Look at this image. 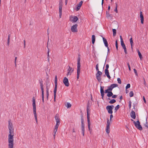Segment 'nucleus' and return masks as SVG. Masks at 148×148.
Instances as JSON below:
<instances>
[{"mask_svg": "<svg viewBox=\"0 0 148 148\" xmlns=\"http://www.w3.org/2000/svg\"><path fill=\"white\" fill-rule=\"evenodd\" d=\"M140 17L141 18V23L142 24H143L144 23V17L141 11L140 12Z\"/></svg>", "mask_w": 148, "mask_h": 148, "instance_id": "nucleus-18", "label": "nucleus"}, {"mask_svg": "<svg viewBox=\"0 0 148 148\" xmlns=\"http://www.w3.org/2000/svg\"><path fill=\"white\" fill-rule=\"evenodd\" d=\"M87 122H88V129L89 130L90 132V133H91V131L90 129V117H87Z\"/></svg>", "mask_w": 148, "mask_h": 148, "instance_id": "nucleus-14", "label": "nucleus"}, {"mask_svg": "<svg viewBox=\"0 0 148 148\" xmlns=\"http://www.w3.org/2000/svg\"><path fill=\"white\" fill-rule=\"evenodd\" d=\"M121 46L123 48L125 47H126L125 45V44H124L123 41H121Z\"/></svg>", "mask_w": 148, "mask_h": 148, "instance_id": "nucleus-33", "label": "nucleus"}, {"mask_svg": "<svg viewBox=\"0 0 148 148\" xmlns=\"http://www.w3.org/2000/svg\"><path fill=\"white\" fill-rule=\"evenodd\" d=\"M130 96V97H132L134 95V93L132 91H131L129 93Z\"/></svg>", "mask_w": 148, "mask_h": 148, "instance_id": "nucleus-37", "label": "nucleus"}, {"mask_svg": "<svg viewBox=\"0 0 148 148\" xmlns=\"http://www.w3.org/2000/svg\"><path fill=\"white\" fill-rule=\"evenodd\" d=\"M57 76H56L55 78V88L54 89H57Z\"/></svg>", "mask_w": 148, "mask_h": 148, "instance_id": "nucleus-20", "label": "nucleus"}, {"mask_svg": "<svg viewBox=\"0 0 148 148\" xmlns=\"http://www.w3.org/2000/svg\"><path fill=\"white\" fill-rule=\"evenodd\" d=\"M78 25L77 24L73 25L72 26L71 28V30L72 32H77V27Z\"/></svg>", "mask_w": 148, "mask_h": 148, "instance_id": "nucleus-8", "label": "nucleus"}, {"mask_svg": "<svg viewBox=\"0 0 148 148\" xmlns=\"http://www.w3.org/2000/svg\"><path fill=\"white\" fill-rule=\"evenodd\" d=\"M95 40V36L94 35H92V43L94 44Z\"/></svg>", "mask_w": 148, "mask_h": 148, "instance_id": "nucleus-21", "label": "nucleus"}, {"mask_svg": "<svg viewBox=\"0 0 148 148\" xmlns=\"http://www.w3.org/2000/svg\"><path fill=\"white\" fill-rule=\"evenodd\" d=\"M17 59V57H15V60H14V62L15 67H16V61Z\"/></svg>", "mask_w": 148, "mask_h": 148, "instance_id": "nucleus-53", "label": "nucleus"}, {"mask_svg": "<svg viewBox=\"0 0 148 148\" xmlns=\"http://www.w3.org/2000/svg\"><path fill=\"white\" fill-rule=\"evenodd\" d=\"M42 91V102H44V90L43 87H40Z\"/></svg>", "mask_w": 148, "mask_h": 148, "instance_id": "nucleus-15", "label": "nucleus"}, {"mask_svg": "<svg viewBox=\"0 0 148 148\" xmlns=\"http://www.w3.org/2000/svg\"><path fill=\"white\" fill-rule=\"evenodd\" d=\"M106 15L107 17L108 18L111 16V14H110L109 12L107 11H106Z\"/></svg>", "mask_w": 148, "mask_h": 148, "instance_id": "nucleus-34", "label": "nucleus"}, {"mask_svg": "<svg viewBox=\"0 0 148 148\" xmlns=\"http://www.w3.org/2000/svg\"><path fill=\"white\" fill-rule=\"evenodd\" d=\"M55 119L56 123H60V119L58 116H57V114L56 115L55 117Z\"/></svg>", "mask_w": 148, "mask_h": 148, "instance_id": "nucleus-23", "label": "nucleus"}, {"mask_svg": "<svg viewBox=\"0 0 148 148\" xmlns=\"http://www.w3.org/2000/svg\"><path fill=\"white\" fill-rule=\"evenodd\" d=\"M34 116L35 120L36 121V122L37 123V115H36Z\"/></svg>", "mask_w": 148, "mask_h": 148, "instance_id": "nucleus-61", "label": "nucleus"}, {"mask_svg": "<svg viewBox=\"0 0 148 148\" xmlns=\"http://www.w3.org/2000/svg\"><path fill=\"white\" fill-rule=\"evenodd\" d=\"M49 41V39H48V42H47V47L48 49L47 53V59H49V53L50 51V50L49 49L48 47V45Z\"/></svg>", "mask_w": 148, "mask_h": 148, "instance_id": "nucleus-25", "label": "nucleus"}, {"mask_svg": "<svg viewBox=\"0 0 148 148\" xmlns=\"http://www.w3.org/2000/svg\"><path fill=\"white\" fill-rule=\"evenodd\" d=\"M10 35H9L8 36V41H7V45L8 46H9V43H10Z\"/></svg>", "mask_w": 148, "mask_h": 148, "instance_id": "nucleus-40", "label": "nucleus"}, {"mask_svg": "<svg viewBox=\"0 0 148 148\" xmlns=\"http://www.w3.org/2000/svg\"><path fill=\"white\" fill-rule=\"evenodd\" d=\"M83 3V2L82 1H81L79 3V4H78L77 5H78L79 6H80V7H81V6H82V4Z\"/></svg>", "mask_w": 148, "mask_h": 148, "instance_id": "nucleus-52", "label": "nucleus"}, {"mask_svg": "<svg viewBox=\"0 0 148 148\" xmlns=\"http://www.w3.org/2000/svg\"><path fill=\"white\" fill-rule=\"evenodd\" d=\"M130 85L129 84H128L125 87L126 89H127L130 88Z\"/></svg>", "mask_w": 148, "mask_h": 148, "instance_id": "nucleus-47", "label": "nucleus"}, {"mask_svg": "<svg viewBox=\"0 0 148 148\" xmlns=\"http://www.w3.org/2000/svg\"><path fill=\"white\" fill-rule=\"evenodd\" d=\"M116 7H115V10H114V11L116 13H118V10H117V4L116 3Z\"/></svg>", "mask_w": 148, "mask_h": 148, "instance_id": "nucleus-39", "label": "nucleus"}, {"mask_svg": "<svg viewBox=\"0 0 148 148\" xmlns=\"http://www.w3.org/2000/svg\"><path fill=\"white\" fill-rule=\"evenodd\" d=\"M113 95V93L111 91H110L107 94V97H110L111 96H112Z\"/></svg>", "mask_w": 148, "mask_h": 148, "instance_id": "nucleus-26", "label": "nucleus"}, {"mask_svg": "<svg viewBox=\"0 0 148 148\" xmlns=\"http://www.w3.org/2000/svg\"><path fill=\"white\" fill-rule=\"evenodd\" d=\"M130 44H131V48L132 49V45L133 43V42L132 38H130Z\"/></svg>", "mask_w": 148, "mask_h": 148, "instance_id": "nucleus-32", "label": "nucleus"}, {"mask_svg": "<svg viewBox=\"0 0 148 148\" xmlns=\"http://www.w3.org/2000/svg\"><path fill=\"white\" fill-rule=\"evenodd\" d=\"M40 87H42L43 86V81L42 79L41 80H40Z\"/></svg>", "mask_w": 148, "mask_h": 148, "instance_id": "nucleus-38", "label": "nucleus"}, {"mask_svg": "<svg viewBox=\"0 0 148 148\" xmlns=\"http://www.w3.org/2000/svg\"><path fill=\"white\" fill-rule=\"evenodd\" d=\"M102 73L99 71H97L96 74V78L99 82H100L101 81V77L102 75Z\"/></svg>", "mask_w": 148, "mask_h": 148, "instance_id": "nucleus-7", "label": "nucleus"}, {"mask_svg": "<svg viewBox=\"0 0 148 148\" xmlns=\"http://www.w3.org/2000/svg\"><path fill=\"white\" fill-rule=\"evenodd\" d=\"M143 99L144 100V103H146V101L145 99V97L144 96H143Z\"/></svg>", "mask_w": 148, "mask_h": 148, "instance_id": "nucleus-60", "label": "nucleus"}, {"mask_svg": "<svg viewBox=\"0 0 148 148\" xmlns=\"http://www.w3.org/2000/svg\"><path fill=\"white\" fill-rule=\"evenodd\" d=\"M120 37L121 41H123V38H122V36H120Z\"/></svg>", "mask_w": 148, "mask_h": 148, "instance_id": "nucleus-64", "label": "nucleus"}, {"mask_svg": "<svg viewBox=\"0 0 148 148\" xmlns=\"http://www.w3.org/2000/svg\"><path fill=\"white\" fill-rule=\"evenodd\" d=\"M81 130L82 132H84L85 131V127H81Z\"/></svg>", "mask_w": 148, "mask_h": 148, "instance_id": "nucleus-56", "label": "nucleus"}, {"mask_svg": "<svg viewBox=\"0 0 148 148\" xmlns=\"http://www.w3.org/2000/svg\"><path fill=\"white\" fill-rule=\"evenodd\" d=\"M63 82L66 86H69V80L67 78L65 77L64 78L63 80Z\"/></svg>", "mask_w": 148, "mask_h": 148, "instance_id": "nucleus-10", "label": "nucleus"}, {"mask_svg": "<svg viewBox=\"0 0 148 148\" xmlns=\"http://www.w3.org/2000/svg\"><path fill=\"white\" fill-rule=\"evenodd\" d=\"M116 30L115 29H112V31L113 32V36H114L116 35Z\"/></svg>", "mask_w": 148, "mask_h": 148, "instance_id": "nucleus-31", "label": "nucleus"}, {"mask_svg": "<svg viewBox=\"0 0 148 148\" xmlns=\"http://www.w3.org/2000/svg\"><path fill=\"white\" fill-rule=\"evenodd\" d=\"M145 126L147 128H148V123L147 121V119H146V122L145 124H144Z\"/></svg>", "mask_w": 148, "mask_h": 148, "instance_id": "nucleus-41", "label": "nucleus"}, {"mask_svg": "<svg viewBox=\"0 0 148 148\" xmlns=\"http://www.w3.org/2000/svg\"><path fill=\"white\" fill-rule=\"evenodd\" d=\"M134 73H135L136 75V76H138V74L137 73V71L135 69H134Z\"/></svg>", "mask_w": 148, "mask_h": 148, "instance_id": "nucleus-55", "label": "nucleus"}, {"mask_svg": "<svg viewBox=\"0 0 148 148\" xmlns=\"http://www.w3.org/2000/svg\"><path fill=\"white\" fill-rule=\"evenodd\" d=\"M117 96L116 95H113L112 97L113 98H115L117 97Z\"/></svg>", "mask_w": 148, "mask_h": 148, "instance_id": "nucleus-57", "label": "nucleus"}, {"mask_svg": "<svg viewBox=\"0 0 148 148\" xmlns=\"http://www.w3.org/2000/svg\"><path fill=\"white\" fill-rule=\"evenodd\" d=\"M91 106V104L89 103V101L88 102V103L87 106V117H90V113L89 112L90 111V107Z\"/></svg>", "mask_w": 148, "mask_h": 148, "instance_id": "nucleus-9", "label": "nucleus"}, {"mask_svg": "<svg viewBox=\"0 0 148 148\" xmlns=\"http://www.w3.org/2000/svg\"><path fill=\"white\" fill-rule=\"evenodd\" d=\"M109 67V65L108 64H107L106 65V69L105 70V71H108V69Z\"/></svg>", "mask_w": 148, "mask_h": 148, "instance_id": "nucleus-46", "label": "nucleus"}, {"mask_svg": "<svg viewBox=\"0 0 148 148\" xmlns=\"http://www.w3.org/2000/svg\"><path fill=\"white\" fill-rule=\"evenodd\" d=\"M123 49L124 50V51L125 53V54H127V49H126V47H125L123 48Z\"/></svg>", "mask_w": 148, "mask_h": 148, "instance_id": "nucleus-49", "label": "nucleus"}, {"mask_svg": "<svg viewBox=\"0 0 148 148\" xmlns=\"http://www.w3.org/2000/svg\"><path fill=\"white\" fill-rule=\"evenodd\" d=\"M69 68L67 70L68 72L67 74V75H71V73H73L74 71V69L72 68L69 66Z\"/></svg>", "mask_w": 148, "mask_h": 148, "instance_id": "nucleus-11", "label": "nucleus"}, {"mask_svg": "<svg viewBox=\"0 0 148 148\" xmlns=\"http://www.w3.org/2000/svg\"><path fill=\"white\" fill-rule=\"evenodd\" d=\"M137 52L138 53V55L139 56V57L140 58V59L141 60L142 59V56L141 54V53H140V51L139 50H138L137 51Z\"/></svg>", "mask_w": 148, "mask_h": 148, "instance_id": "nucleus-28", "label": "nucleus"}, {"mask_svg": "<svg viewBox=\"0 0 148 148\" xmlns=\"http://www.w3.org/2000/svg\"><path fill=\"white\" fill-rule=\"evenodd\" d=\"M60 123H56V125L55 126V127L56 128H58V127H59V126Z\"/></svg>", "mask_w": 148, "mask_h": 148, "instance_id": "nucleus-54", "label": "nucleus"}, {"mask_svg": "<svg viewBox=\"0 0 148 148\" xmlns=\"http://www.w3.org/2000/svg\"><path fill=\"white\" fill-rule=\"evenodd\" d=\"M77 78L78 79L79 78V74L80 71V56H78L77 59Z\"/></svg>", "mask_w": 148, "mask_h": 148, "instance_id": "nucleus-2", "label": "nucleus"}, {"mask_svg": "<svg viewBox=\"0 0 148 148\" xmlns=\"http://www.w3.org/2000/svg\"><path fill=\"white\" fill-rule=\"evenodd\" d=\"M113 117V115L112 114H111L110 115V121H111V119Z\"/></svg>", "mask_w": 148, "mask_h": 148, "instance_id": "nucleus-62", "label": "nucleus"}, {"mask_svg": "<svg viewBox=\"0 0 148 148\" xmlns=\"http://www.w3.org/2000/svg\"><path fill=\"white\" fill-rule=\"evenodd\" d=\"M143 80H144V84L145 86H146V82L145 80V79L144 78H143Z\"/></svg>", "mask_w": 148, "mask_h": 148, "instance_id": "nucleus-59", "label": "nucleus"}, {"mask_svg": "<svg viewBox=\"0 0 148 148\" xmlns=\"http://www.w3.org/2000/svg\"><path fill=\"white\" fill-rule=\"evenodd\" d=\"M106 132L108 134L110 133V128H106Z\"/></svg>", "mask_w": 148, "mask_h": 148, "instance_id": "nucleus-42", "label": "nucleus"}, {"mask_svg": "<svg viewBox=\"0 0 148 148\" xmlns=\"http://www.w3.org/2000/svg\"><path fill=\"white\" fill-rule=\"evenodd\" d=\"M130 116L133 119L136 118V115L135 112L134 111H132L130 113Z\"/></svg>", "mask_w": 148, "mask_h": 148, "instance_id": "nucleus-17", "label": "nucleus"}, {"mask_svg": "<svg viewBox=\"0 0 148 148\" xmlns=\"http://www.w3.org/2000/svg\"><path fill=\"white\" fill-rule=\"evenodd\" d=\"M101 37H102L103 40V43L105 45V46L106 47H108V43L107 40L104 37H103L102 36H101Z\"/></svg>", "mask_w": 148, "mask_h": 148, "instance_id": "nucleus-16", "label": "nucleus"}, {"mask_svg": "<svg viewBox=\"0 0 148 148\" xmlns=\"http://www.w3.org/2000/svg\"><path fill=\"white\" fill-rule=\"evenodd\" d=\"M118 85L117 84H112L110 85V86L108 87V88L110 90V91H112V89L115 88L118 86Z\"/></svg>", "mask_w": 148, "mask_h": 148, "instance_id": "nucleus-12", "label": "nucleus"}, {"mask_svg": "<svg viewBox=\"0 0 148 148\" xmlns=\"http://www.w3.org/2000/svg\"><path fill=\"white\" fill-rule=\"evenodd\" d=\"M32 106L33 110V113L34 116L37 115L36 111V101L34 97L32 98Z\"/></svg>", "mask_w": 148, "mask_h": 148, "instance_id": "nucleus-4", "label": "nucleus"}, {"mask_svg": "<svg viewBox=\"0 0 148 148\" xmlns=\"http://www.w3.org/2000/svg\"><path fill=\"white\" fill-rule=\"evenodd\" d=\"M59 17L60 18L61 17V16L62 15V12H59Z\"/></svg>", "mask_w": 148, "mask_h": 148, "instance_id": "nucleus-63", "label": "nucleus"}, {"mask_svg": "<svg viewBox=\"0 0 148 148\" xmlns=\"http://www.w3.org/2000/svg\"><path fill=\"white\" fill-rule=\"evenodd\" d=\"M46 95H47V100H48L49 99V91H47L46 92Z\"/></svg>", "mask_w": 148, "mask_h": 148, "instance_id": "nucleus-44", "label": "nucleus"}, {"mask_svg": "<svg viewBox=\"0 0 148 148\" xmlns=\"http://www.w3.org/2000/svg\"><path fill=\"white\" fill-rule=\"evenodd\" d=\"M115 45H116V49L117 50H118V44L117 43V40H116V42H115Z\"/></svg>", "mask_w": 148, "mask_h": 148, "instance_id": "nucleus-43", "label": "nucleus"}, {"mask_svg": "<svg viewBox=\"0 0 148 148\" xmlns=\"http://www.w3.org/2000/svg\"><path fill=\"white\" fill-rule=\"evenodd\" d=\"M57 89H54V101H56V93Z\"/></svg>", "mask_w": 148, "mask_h": 148, "instance_id": "nucleus-27", "label": "nucleus"}, {"mask_svg": "<svg viewBox=\"0 0 148 148\" xmlns=\"http://www.w3.org/2000/svg\"><path fill=\"white\" fill-rule=\"evenodd\" d=\"M78 19V18L76 16H73L70 18V21L73 22H76L77 21Z\"/></svg>", "mask_w": 148, "mask_h": 148, "instance_id": "nucleus-13", "label": "nucleus"}, {"mask_svg": "<svg viewBox=\"0 0 148 148\" xmlns=\"http://www.w3.org/2000/svg\"><path fill=\"white\" fill-rule=\"evenodd\" d=\"M77 6L76 8L75 9V10H76V11H77L79 10L81 8V7L80 6H79L78 5H77Z\"/></svg>", "mask_w": 148, "mask_h": 148, "instance_id": "nucleus-45", "label": "nucleus"}, {"mask_svg": "<svg viewBox=\"0 0 148 148\" xmlns=\"http://www.w3.org/2000/svg\"><path fill=\"white\" fill-rule=\"evenodd\" d=\"M118 83L119 84H121V79L120 78H118L117 79Z\"/></svg>", "mask_w": 148, "mask_h": 148, "instance_id": "nucleus-51", "label": "nucleus"}, {"mask_svg": "<svg viewBox=\"0 0 148 148\" xmlns=\"http://www.w3.org/2000/svg\"><path fill=\"white\" fill-rule=\"evenodd\" d=\"M120 108V106L119 105H118L114 109L115 110L116 112V111Z\"/></svg>", "mask_w": 148, "mask_h": 148, "instance_id": "nucleus-35", "label": "nucleus"}, {"mask_svg": "<svg viewBox=\"0 0 148 148\" xmlns=\"http://www.w3.org/2000/svg\"><path fill=\"white\" fill-rule=\"evenodd\" d=\"M81 127H84V120L83 116H81Z\"/></svg>", "mask_w": 148, "mask_h": 148, "instance_id": "nucleus-24", "label": "nucleus"}, {"mask_svg": "<svg viewBox=\"0 0 148 148\" xmlns=\"http://www.w3.org/2000/svg\"><path fill=\"white\" fill-rule=\"evenodd\" d=\"M129 107L130 109L131 108V102L130 101H129Z\"/></svg>", "mask_w": 148, "mask_h": 148, "instance_id": "nucleus-50", "label": "nucleus"}, {"mask_svg": "<svg viewBox=\"0 0 148 148\" xmlns=\"http://www.w3.org/2000/svg\"><path fill=\"white\" fill-rule=\"evenodd\" d=\"M114 106L112 105L108 106L106 107V109L109 114H112L113 113L112 109L114 108Z\"/></svg>", "mask_w": 148, "mask_h": 148, "instance_id": "nucleus-6", "label": "nucleus"}, {"mask_svg": "<svg viewBox=\"0 0 148 148\" xmlns=\"http://www.w3.org/2000/svg\"><path fill=\"white\" fill-rule=\"evenodd\" d=\"M11 121L10 119L8 121V128L9 134L8 135V148H14V129Z\"/></svg>", "mask_w": 148, "mask_h": 148, "instance_id": "nucleus-1", "label": "nucleus"}, {"mask_svg": "<svg viewBox=\"0 0 148 148\" xmlns=\"http://www.w3.org/2000/svg\"><path fill=\"white\" fill-rule=\"evenodd\" d=\"M105 74L107 76V77L109 79L111 78V77L109 75V71H105Z\"/></svg>", "mask_w": 148, "mask_h": 148, "instance_id": "nucleus-22", "label": "nucleus"}, {"mask_svg": "<svg viewBox=\"0 0 148 148\" xmlns=\"http://www.w3.org/2000/svg\"><path fill=\"white\" fill-rule=\"evenodd\" d=\"M116 102V101L115 99H113L110 101H109V103L110 104H113L115 103Z\"/></svg>", "mask_w": 148, "mask_h": 148, "instance_id": "nucleus-30", "label": "nucleus"}, {"mask_svg": "<svg viewBox=\"0 0 148 148\" xmlns=\"http://www.w3.org/2000/svg\"><path fill=\"white\" fill-rule=\"evenodd\" d=\"M71 105V104L69 103H67V105L66 106V107H67L68 108H70Z\"/></svg>", "mask_w": 148, "mask_h": 148, "instance_id": "nucleus-36", "label": "nucleus"}, {"mask_svg": "<svg viewBox=\"0 0 148 148\" xmlns=\"http://www.w3.org/2000/svg\"><path fill=\"white\" fill-rule=\"evenodd\" d=\"M104 86H100V93L102 99H103V97L104 95V93L108 94L110 91V90L108 88V89L105 90V92L104 90Z\"/></svg>", "mask_w": 148, "mask_h": 148, "instance_id": "nucleus-3", "label": "nucleus"}, {"mask_svg": "<svg viewBox=\"0 0 148 148\" xmlns=\"http://www.w3.org/2000/svg\"><path fill=\"white\" fill-rule=\"evenodd\" d=\"M62 1H60L59 7V12H62Z\"/></svg>", "mask_w": 148, "mask_h": 148, "instance_id": "nucleus-19", "label": "nucleus"}, {"mask_svg": "<svg viewBox=\"0 0 148 148\" xmlns=\"http://www.w3.org/2000/svg\"><path fill=\"white\" fill-rule=\"evenodd\" d=\"M107 125H110V123L108 119H107Z\"/></svg>", "mask_w": 148, "mask_h": 148, "instance_id": "nucleus-58", "label": "nucleus"}, {"mask_svg": "<svg viewBox=\"0 0 148 148\" xmlns=\"http://www.w3.org/2000/svg\"><path fill=\"white\" fill-rule=\"evenodd\" d=\"M98 66H99V64H97L96 66V69L97 71H99V68H98Z\"/></svg>", "mask_w": 148, "mask_h": 148, "instance_id": "nucleus-48", "label": "nucleus"}, {"mask_svg": "<svg viewBox=\"0 0 148 148\" xmlns=\"http://www.w3.org/2000/svg\"><path fill=\"white\" fill-rule=\"evenodd\" d=\"M58 129L57 128H54V131H53V132L54 133V134H53V136H54V138H55L56 134V132L57 131Z\"/></svg>", "mask_w": 148, "mask_h": 148, "instance_id": "nucleus-29", "label": "nucleus"}, {"mask_svg": "<svg viewBox=\"0 0 148 148\" xmlns=\"http://www.w3.org/2000/svg\"><path fill=\"white\" fill-rule=\"evenodd\" d=\"M133 123L137 128L140 130H143L142 127L140 125V122L138 120L136 122L135 121H134Z\"/></svg>", "mask_w": 148, "mask_h": 148, "instance_id": "nucleus-5", "label": "nucleus"}]
</instances>
